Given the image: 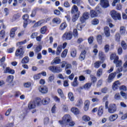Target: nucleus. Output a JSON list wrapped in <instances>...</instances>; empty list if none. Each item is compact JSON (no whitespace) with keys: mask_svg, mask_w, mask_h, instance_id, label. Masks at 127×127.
I'll use <instances>...</instances> for the list:
<instances>
[{"mask_svg":"<svg viewBox=\"0 0 127 127\" xmlns=\"http://www.w3.org/2000/svg\"><path fill=\"white\" fill-rule=\"evenodd\" d=\"M36 106H41V99L39 97H37L33 101H30L28 104V108L29 110H33L36 108Z\"/></svg>","mask_w":127,"mask_h":127,"instance_id":"obj_1","label":"nucleus"},{"mask_svg":"<svg viewBox=\"0 0 127 127\" xmlns=\"http://www.w3.org/2000/svg\"><path fill=\"white\" fill-rule=\"evenodd\" d=\"M71 116L69 115H64L62 120H60L59 123L60 125H68L70 122H71Z\"/></svg>","mask_w":127,"mask_h":127,"instance_id":"obj_2","label":"nucleus"},{"mask_svg":"<svg viewBox=\"0 0 127 127\" xmlns=\"http://www.w3.org/2000/svg\"><path fill=\"white\" fill-rule=\"evenodd\" d=\"M110 14L114 20H121V19H122L121 13L117 12V11L115 10L111 11Z\"/></svg>","mask_w":127,"mask_h":127,"instance_id":"obj_3","label":"nucleus"},{"mask_svg":"<svg viewBox=\"0 0 127 127\" xmlns=\"http://www.w3.org/2000/svg\"><path fill=\"white\" fill-rule=\"evenodd\" d=\"M73 38L71 31L65 32L62 36L64 40H71Z\"/></svg>","mask_w":127,"mask_h":127,"instance_id":"obj_4","label":"nucleus"},{"mask_svg":"<svg viewBox=\"0 0 127 127\" xmlns=\"http://www.w3.org/2000/svg\"><path fill=\"white\" fill-rule=\"evenodd\" d=\"M23 54H24L23 47H20L19 48L16 50L15 55L16 57L22 58V57H23Z\"/></svg>","mask_w":127,"mask_h":127,"instance_id":"obj_5","label":"nucleus"},{"mask_svg":"<svg viewBox=\"0 0 127 127\" xmlns=\"http://www.w3.org/2000/svg\"><path fill=\"white\" fill-rule=\"evenodd\" d=\"M48 69L50 71L53 72V73H60V72H62V68L58 66H50Z\"/></svg>","mask_w":127,"mask_h":127,"instance_id":"obj_6","label":"nucleus"},{"mask_svg":"<svg viewBox=\"0 0 127 127\" xmlns=\"http://www.w3.org/2000/svg\"><path fill=\"white\" fill-rule=\"evenodd\" d=\"M117 111V106L115 104H111L108 107V113L114 114Z\"/></svg>","mask_w":127,"mask_h":127,"instance_id":"obj_7","label":"nucleus"},{"mask_svg":"<svg viewBox=\"0 0 127 127\" xmlns=\"http://www.w3.org/2000/svg\"><path fill=\"white\" fill-rule=\"evenodd\" d=\"M100 4L103 8H107V7H109V6H110L109 0H101Z\"/></svg>","mask_w":127,"mask_h":127,"instance_id":"obj_8","label":"nucleus"},{"mask_svg":"<svg viewBox=\"0 0 127 127\" xmlns=\"http://www.w3.org/2000/svg\"><path fill=\"white\" fill-rule=\"evenodd\" d=\"M38 90L42 94H46L48 93V88L46 86H39Z\"/></svg>","mask_w":127,"mask_h":127,"instance_id":"obj_9","label":"nucleus"},{"mask_svg":"<svg viewBox=\"0 0 127 127\" xmlns=\"http://www.w3.org/2000/svg\"><path fill=\"white\" fill-rule=\"evenodd\" d=\"M90 17V14L88 12H85L83 14V17L80 18V20L81 22H84L85 19H88Z\"/></svg>","mask_w":127,"mask_h":127,"instance_id":"obj_10","label":"nucleus"},{"mask_svg":"<svg viewBox=\"0 0 127 127\" xmlns=\"http://www.w3.org/2000/svg\"><path fill=\"white\" fill-rule=\"evenodd\" d=\"M29 17L28 14H25L22 16V18L24 20L23 23V27L24 28H26V26H27V20H28Z\"/></svg>","mask_w":127,"mask_h":127,"instance_id":"obj_11","label":"nucleus"},{"mask_svg":"<svg viewBox=\"0 0 127 127\" xmlns=\"http://www.w3.org/2000/svg\"><path fill=\"white\" fill-rule=\"evenodd\" d=\"M17 30V27H14L11 29L10 31V37L12 38H13L14 37V35H15V32Z\"/></svg>","mask_w":127,"mask_h":127,"instance_id":"obj_12","label":"nucleus"},{"mask_svg":"<svg viewBox=\"0 0 127 127\" xmlns=\"http://www.w3.org/2000/svg\"><path fill=\"white\" fill-rule=\"evenodd\" d=\"M114 63L116 64V67L122 66V64H123L122 60H119V57L116 58V60L114 61Z\"/></svg>","mask_w":127,"mask_h":127,"instance_id":"obj_13","label":"nucleus"},{"mask_svg":"<svg viewBox=\"0 0 127 127\" xmlns=\"http://www.w3.org/2000/svg\"><path fill=\"white\" fill-rule=\"evenodd\" d=\"M50 98H49V97H46L41 100V104L42 103L43 105H48V104H49V103H50Z\"/></svg>","mask_w":127,"mask_h":127,"instance_id":"obj_14","label":"nucleus"},{"mask_svg":"<svg viewBox=\"0 0 127 127\" xmlns=\"http://www.w3.org/2000/svg\"><path fill=\"white\" fill-rule=\"evenodd\" d=\"M120 85H121V82H120V81L117 80L115 81L112 86L114 91H116Z\"/></svg>","mask_w":127,"mask_h":127,"instance_id":"obj_15","label":"nucleus"},{"mask_svg":"<svg viewBox=\"0 0 127 127\" xmlns=\"http://www.w3.org/2000/svg\"><path fill=\"white\" fill-rule=\"evenodd\" d=\"M86 57V51H83L81 52V53L80 55V56L79 57V60L80 61H83V60H85V58Z\"/></svg>","mask_w":127,"mask_h":127,"instance_id":"obj_16","label":"nucleus"},{"mask_svg":"<svg viewBox=\"0 0 127 127\" xmlns=\"http://www.w3.org/2000/svg\"><path fill=\"white\" fill-rule=\"evenodd\" d=\"M116 74H117L116 72H114V73H112L109 75L108 77V83H111V82H112V80H113V79H114V78L116 77Z\"/></svg>","mask_w":127,"mask_h":127,"instance_id":"obj_17","label":"nucleus"},{"mask_svg":"<svg viewBox=\"0 0 127 127\" xmlns=\"http://www.w3.org/2000/svg\"><path fill=\"white\" fill-rule=\"evenodd\" d=\"M4 73H8L9 74H14V70L10 69L9 67H6L4 70Z\"/></svg>","mask_w":127,"mask_h":127,"instance_id":"obj_18","label":"nucleus"},{"mask_svg":"<svg viewBox=\"0 0 127 127\" xmlns=\"http://www.w3.org/2000/svg\"><path fill=\"white\" fill-rule=\"evenodd\" d=\"M58 93L59 95H60L62 99H63V100H66V97L64 96V94L63 93V91H62V90H61V89H58Z\"/></svg>","mask_w":127,"mask_h":127,"instance_id":"obj_19","label":"nucleus"},{"mask_svg":"<svg viewBox=\"0 0 127 127\" xmlns=\"http://www.w3.org/2000/svg\"><path fill=\"white\" fill-rule=\"evenodd\" d=\"M104 33L107 37H110V28L109 27H104Z\"/></svg>","mask_w":127,"mask_h":127,"instance_id":"obj_20","label":"nucleus"},{"mask_svg":"<svg viewBox=\"0 0 127 127\" xmlns=\"http://www.w3.org/2000/svg\"><path fill=\"white\" fill-rule=\"evenodd\" d=\"M71 112H72V113H73V114L74 115H78V114L80 113L79 109L76 107H72L71 109Z\"/></svg>","mask_w":127,"mask_h":127,"instance_id":"obj_21","label":"nucleus"},{"mask_svg":"<svg viewBox=\"0 0 127 127\" xmlns=\"http://www.w3.org/2000/svg\"><path fill=\"white\" fill-rule=\"evenodd\" d=\"M103 113H104V106H101L99 108L98 111V116L101 117V116L103 115Z\"/></svg>","mask_w":127,"mask_h":127,"instance_id":"obj_22","label":"nucleus"},{"mask_svg":"<svg viewBox=\"0 0 127 127\" xmlns=\"http://www.w3.org/2000/svg\"><path fill=\"white\" fill-rule=\"evenodd\" d=\"M118 117L119 116H118L117 114L112 115L109 117V120L111 121V122H114V121H116V120L118 119Z\"/></svg>","mask_w":127,"mask_h":127,"instance_id":"obj_23","label":"nucleus"},{"mask_svg":"<svg viewBox=\"0 0 127 127\" xmlns=\"http://www.w3.org/2000/svg\"><path fill=\"white\" fill-rule=\"evenodd\" d=\"M20 17V15L19 14H17L16 15H14L11 20V22H13L16 20H17Z\"/></svg>","mask_w":127,"mask_h":127,"instance_id":"obj_24","label":"nucleus"},{"mask_svg":"<svg viewBox=\"0 0 127 127\" xmlns=\"http://www.w3.org/2000/svg\"><path fill=\"white\" fill-rule=\"evenodd\" d=\"M29 62V58L28 57H25L22 59L21 63L22 64H27Z\"/></svg>","mask_w":127,"mask_h":127,"instance_id":"obj_25","label":"nucleus"},{"mask_svg":"<svg viewBox=\"0 0 127 127\" xmlns=\"http://www.w3.org/2000/svg\"><path fill=\"white\" fill-rule=\"evenodd\" d=\"M90 16L92 18L97 17L98 16V13L94 10H90Z\"/></svg>","mask_w":127,"mask_h":127,"instance_id":"obj_26","label":"nucleus"},{"mask_svg":"<svg viewBox=\"0 0 127 127\" xmlns=\"http://www.w3.org/2000/svg\"><path fill=\"white\" fill-rule=\"evenodd\" d=\"M62 51V45H59L58 46L57 49V52H56L57 56H59L60 53H61Z\"/></svg>","mask_w":127,"mask_h":127,"instance_id":"obj_27","label":"nucleus"},{"mask_svg":"<svg viewBox=\"0 0 127 127\" xmlns=\"http://www.w3.org/2000/svg\"><path fill=\"white\" fill-rule=\"evenodd\" d=\"M70 55L71 57L75 58L76 55H77V51L75 49H72L70 52Z\"/></svg>","mask_w":127,"mask_h":127,"instance_id":"obj_28","label":"nucleus"},{"mask_svg":"<svg viewBox=\"0 0 127 127\" xmlns=\"http://www.w3.org/2000/svg\"><path fill=\"white\" fill-rule=\"evenodd\" d=\"M68 98L71 102H73L74 100H75V98L74 97V95H73V93L69 92L68 94Z\"/></svg>","mask_w":127,"mask_h":127,"instance_id":"obj_29","label":"nucleus"},{"mask_svg":"<svg viewBox=\"0 0 127 127\" xmlns=\"http://www.w3.org/2000/svg\"><path fill=\"white\" fill-rule=\"evenodd\" d=\"M75 12H76V13L80 12V11L78 10V7L75 5H73L71 9V13H74Z\"/></svg>","mask_w":127,"mask_h":127,"instance_id":"obj_30","label":"nucleus"},{"mask_svg":"<svg viewBox=\"0 0 127 127\" xmlns=\"http://www.w3.org/2000/svg\"><path fill=\"white\" fill-rule=\"evenodd\" d=\"M53 23H56L57 24H60V23H61V20L59 18H54L53 19Z\"/></svg>","mask_w":127,"mask_h":127,"instance_id":"obj_31","label":"nucleus"},{"mask_svg":"<svg viewBox=\"0 0 127 127\" xmlns=\"http://www.w3.org/2000/svg\"><path fill=\"white\" fill-rule=\"evenodd\" d=\"M54 63L55 64H60L61 63V59L59 57H57L54 59Z\"/></svg>","mask_w":127,"mask_h":127,"instance_id":"obj_32","label":"nucleus"},{"mask_svg":"<svg viewBox=\"0 0 127 127\" xmlns=\"http://www.w3.org/2000/svg\"><path fill=\"white\" fill-rule=\"evenodd\" d=\"M79 15L80 12H78L74 15H73L72 17V21H73V22H74V21H76V20L78 19V17H79Z\"/></svg>","mask_w":127,"mask_h":127,"instance_id":"obj_33","label":"nucleus"},{"mask_svg":"<svg viewBox=\"0 0 127 127\" xmlns=\"http://www.w3.org/2000/svg\"><path fill=\"white\" fill-rule=\"evenodd\" d=\"M66 27H67V24L66 23H63L60 25L59 28L60 30H64Z\"/></svg>","mask_w":127,"mask_h":127,"instance_id":"obj_34","label":"nucleus"},{"mask_svg":"<svg viewBox=\"0 0 127 127\" xmlns=\"http://www.w3.org/2000/svg\"><path fill=\"white\" fill-rule=\"evenodd\" d=\"M120 31L121 34H125L126 33V27L124 26H121Z\"/></svg>","mask_w":127,"mask_h":127,"instance_id":"obj_35","label":"nucleus"},{"mask_svg":"<svg viewBox=\"0 0 127 127\" xmlns=\"http://www.w3.org/2000/svg\"><path fill=\"white\" fill-rule=\"evenodd\" d=\"M41 49H42V46L39 45L36 47L35 52L36 53H38V52H40V51H41Z\"/></svg>","mask_w":127,"mask_h":127,"instance_id":"obj_36","label":"nucleus"},{"mask_svg":"<svg viewBox=\"0 0 127 127\" xmlns=\"http://www.w3.org/2000/svg\"><path fill=\"white\" fill-rule=\"evenodd\" d=\"M13 80V75H9L7 77V82L8 83H11Z\"/></svg>","mask_w":127,"mask_h":127,"instance_id":"obj_37","label":"nucleus"},{"mask_svg":"<svg viewBox=\"0 0 127 127\" xmlns=\"http://www.w3.org/2000/svg\"><path fill=\"white\" fill-rule=\"evenodd\" d=\"M41 33H42V34H45V32H46V31H47V27H46V26H44L43 27H42L41 28Z\"/></svg>","mask_w":127,"mask_h":127,"instance_id":"obj_38","label":"nucleus"},{"mask_svg":"<svg viewBox=\"0 0 127 127\" xmlns=\"http://www.w3.org/2000/svg\"><path fill=\"white\" fill-rule=\"evenodd\" d=\"M43 23V22L42 21H39L37 23H35V24L33 26V27H38V26H41V24Z\"/></svg>","mask_w":127,"mask_h":127,"instance_id":"obj_39","label":"nucleus"},{"mask_svg":"<svg viewBox=\"0 0 127 127\" xmlns=\"http://www.w3.org/2000/svg\"><path fill=\"white\" fill-rule=\"evenodd\" d=\"M91 86H92V83H87L84 85V88L85 90H88V89H90V88H91Z\"/></svg>","mask_w":127,"mask_h":127,"instance_id":"obj_40","label":"nucleus"},{"mask_svg":"<svg viewBox=\"0 0 127 127\" xmlns=\"http://www.w3.org/2000/svg\"><path fill=\"white\" fill-rule=\"evenodd\" d=\"M72 34L73 35V36L76 38L77 37H78V31L76 29H74L72 32Z\"/></svg>","mask_w":127,"mask_h":127,"instance_id":"obj_41","label":"nucleus"},{"mask_svg":"<svg viewBox=\"0 0 127 127\" xmlns=\"http://www.w3.org/2000/svg\"><path fill=\"white\" fill-rule=\"evenodd\" d=\"M67 52H68V50L67 49L64 50L63 52L61 55V57H62V58H65L66 57V56L67 55Z\"/></svg>","mask_w":127,"mask_h":127,"instance_id":"obj_42","label":"nucleus"},{"mask_svg":"<svg viewBox=\"0 0 127 127\" xmlns=\"http://www.w3.org/2000/svg\"><path fill=\"white\" fill-rule=\"evenodd\" d=\"M114 99L115 100H121V99H122V97H121V95L120 94V93L115 94L114 96Z\"/></svg>","mask_w":127,"mask_h":127,"instance_id":"obj_43","label":"nucleus"},{"mask_svg":"<svg viewBox=\"0 0 127 127\" xmlns=\"http://www.w3.org/2000/svg\"><path fill=\"white\" fill-rule=\"evenodd\" d=\"M102 74H103V69L102 68H100L97 72V76H98V77H101V76H102Z\"/></svg>","mask_w":127,"mask_h":127,"instance_id":"obj_44","label":"nucleus"},{"mask_svg":"<svg viewBox=\"0 0 127 127\" xmlns=\"http://www.w3.org/2000/svg\"><path fill=\"white\" fill-rule=\"evenodd\" d=\"M36 9H34L32 10L31 14H30L31 17H35V15H36Z\"/></svg>","mask_w":127,"mask_h":127,"instance_id":"obj_45","label":"nucleus"},{"mask_svg":"<svg viewBox=\"0 0 127 127\" xmlns=\"http://www.w3.org/2000/svg\"><path fill=\"white\" fill-rule=\"evenodd\" d=\"M117 57H119V56H117L116 54L113 53L111 55L110 59L111 60H116Z\"/></svg>","mask_w":127,"mask_h":127,"instance_id":"obj_46","label":"nucleus"},{"mask_svg":"<svg viewBox=\"0 0 127 127\" xmlns=\"http://www.w3.org/2000/svg\"><path fill=\"white\" fill-rule=\"evenodd\" d=\"M97 40L99 44H102V35H99L97 36Z\"/></svg>","mask_w":127,"mask_h":127,"instance_id":"obj_47","label":"nucleus"},{"mask_svg":"<svg viewBox=\"0 0 127 127\" xmlns=\"http://www.w3.org/2000/svg\"><path fill=\"white\" fill-rule=\"evenodd\" d=\"M82 119L83 120V121H84V122H89V121L91 120L90 117L89 116H87V115H84L82 117Z\"/></svg>","mask_w":127,"mask_h":127,"instance_id":"obj_48","label":"nucleus"},{"mask_svg":"<svg viewBox=\"0 0 127 127\" xmlns=\"http://www.w3.org/2000/svg\"><path fill=\"white\" fill-rule=\"evenodd\" d=\"M100 65H101V62L100 61L96 62L94 63L95 68H99Z\"/></svg>","mask_w":127,"mask_h":127,"instance_id":"obj_49","label":"nucleus"},{"mask_svg":"<svg viewBox=\"0 0 127 127\" xmlns=\"http://www.w3.org/2000/svg\"><path fill=\"white\" fill-rule=\"evenodd\" d=\"M4 35H5L4 31L1 30L0 32V39H3V38H4Z\"/></svg>","mask_w":127,"mask_h":127,"instance_id":"obj_50","label":"nucleus"},{"mask_svg":"<svg viewBox=\"0 0 127 127\" xmlns=\"http://www.w3.org/2000/svg\"><path fill=\"white\" fill-rule=\"evenodd\" d=\"M122 47L123 48L124 50L127 49V43L124 41H123L121 43Z\"/></svg>","mask_w":127,"mask_h":127,"instance_id":"obj_51","label":"nucleus"},{"mask_svg":"<svg viewBox=\"0 0 127 127\" xmlns=\"http://www.w3.org/2000/svg\"><path fill=\"white\" fill-rule=\"evenodd\" d=\"M91 81L92 83H93V84H95V83L97 82V78L95 76H94L92 75L91 76Z\"/></svg>","mask_w":127,"mask_h":127,"instance_id":"obj_52","label":"nucleus"},{"mask_svg":"<svg viewBox=\"0 0 127 127\" xmlns=\"http://www.w3.org/2000/svg\"><path fill=\"white\" fill-rule=\"evenodd\" d=\"M81 105H83V101L81 99H79L76 104V107H80Z\"/></svg>","mask_w":127,"mask_h":127,"instance_id":"obj_53","label":"nucleus"},{"mask_svg":"<svg viewBox=\"0 0 127 127\" xmlns=\"http://www.w3.org/2000/svg\"><path fill=\"white\" fill-rule=\"evenodd\" d=\"M61 67L62 68H65V67H66V66L67 64V62L66 61H63L62 63H61Z\"/></svg>","mask_w":127,"mask_h":127,"instance_id":"obj_54","label":"nucleus"},{"mask_svg":"<svg viewBox=\"0 0 127 127\" xmlns=\"http://www.w3.org/2000/svg\"><path fill=\"white\" fill-rule=\"evenodd\" d=\"M121 38V35L119 33H116L115 35V39L116 41H120Z\"/></svg>","mask_w":127,"mask_h":127,"instance_id":"obj_55","label":"nucleus"},{"mask_svg":"<svg viewBox=\"0 0 127 127\" xmlns=\"http://www.w3.org/2000/svg\"><path fill=\"white\" fill-rule=\"evenodd\" d=\"M88 41L89 44H92V43H93L94 41V37H89L88 39Z\"/></svg>","mask_w":127,"mask_h":127,"instance_id":"obj_56","label":"nucleus"},{"mask_svg":"<svg viewBox=\"0 0 127 127\" xmlns=\"http://www.w3.org/2000/svg\"><path fill=\"white\" fill-rule=\"evenodd\" d=\"M41 76V73H39L38 74H36L34 76V80H38V79H40V76Z\"/></svg>","mask_w":127,"mask_h":127,"instance_id":"obj_57","label":"nucleus"},{"mask_svg":"<svg viewBox=\"0 0 127 127\" xmlns=\"http://www.w3.org/2000/svg\"><path fill=\"white\" fill-rule=\"evenodd\" d=\"M55 78V76H54V74H52V75H51L49 77V82H50L51 83L52 82L53 80H54Z\"/></svg>","mask_w":127,"mask_h":127,"instance_id":"obj_58","label":"nucleus"},{"mask_svg":"<svg viewBox=\"0 0 127 127\" xmlns=\"http://www.w3.org/2000/svg\"><path fill=\"white\" fill-rule=\"evenodd\" d=\"M5 61V57H3L0 60V66H2V64H3V62Z\"/></svg>","mask_w":127,"mask_h":127,"instance_id":"obj_59","label":"nucleus"},{"mask_svg":"<svg viewBox=\"0 0 127 127\" xmlns=\"http://www.w3.org/2000/svg\"><path fill=\"white\" fill-rule=\"evenodd\" d=\"M104 49L105 52H109V50H110V45H106L104 47Z\"/></svg>","mask_w":127,"mask_h":127,"instance_id":"obj_60","label":"nucleus"},{"mask_svg":"<svg viewBox=\"0 0 127 127\" xmlns=\"http://www.w3.org/2000/svg\"><path fill=\"white\" fill-rule=\"evenodd\" d=\"M24 86L25 88H29V87H30V86H31V83H30V82L25 83L24 84Z\"/></svg>","mask_w":127,"mask_h":127,"instance_id":"obj_61","label":"nucleus"},{"mask_svg":"<svg viewBox=\"0 0 127 127\" xmlns=\"http://www.w3.org/2000/svg\"><path fill=\"white\" fill-rule=\"evenodd\" d=\"M92 24H94V25H96V24H98L99 23V20L97 19H94L92 22Z\"/></svg>","mask_w":127,"mask_h":127,"instance_id":"obj_62","label":"nucleus"},{"mask_svg":"<svg viewBox=\"0 0 127 127\" xmlns=\"http://www.w3.org/2000/svg\"><path fill=\"white\" fill-rule=\"evenodd\" d=\"M120 90H121V91H124L125 92H126V91H127V87L125 85H122L120 87Z\"/></svg>","mask_w":127,"mask_h":127,"instance_id":"obj_63","label":"nucleus"},{"mask_svg":"<svg viewBox=\"0 0 127 127\" xmlns=\"http://www.w3.org/2000/svg\"><path fill=\"white\" fill-rule=\"evenodd\" d=\"M72 86L73 87H77L78 85H79V83H78V81H75L73 80V82L71 83Z\"/></svg>","mask_w":127,"mask_h":127,"instance_id":"obj_64","label":"nucleus"}]
</instances>
